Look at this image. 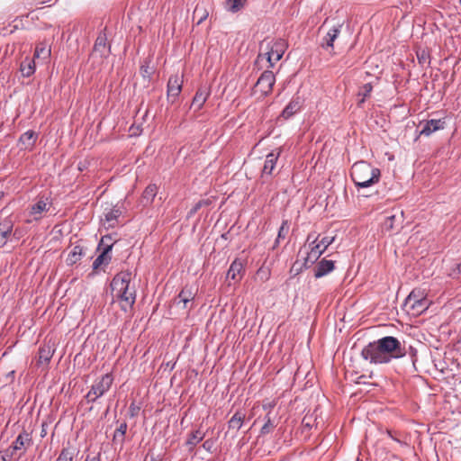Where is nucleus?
Masks as SVG:
<instances>
[{"label": "nucleus", "instance_id": "38", "mask_svg": "<svg viewBox=\"0 0 461 461\" xmlns=\"http://www.w3.org/2000/svg\"><path fill=\"white\" fill-rule=\"evenodd\" d=\"M395 221V215L392 214L389 216H386L382 223V229L385 231H390L393 229V224Z\"/></svg>", "mask_w": 461, "mask_h": 461}, {"label": "nucleus", "instance_id": "37", "mask_svg": "<svg viewBox=\"0 0 461 461\" xmlns=\"http://www.w3.org/2000/svg\"><path fill=\"white\" fill-rule=\"evenodd\" d=\"M52 357L51 349L48 348H41L39 350V358L41 362H49Z\"/></svg>", "mask_w": 461, "mask_h": 461}, {"label": "nucleus", "instance_id": "50", "mask_svg": "<svg viewBox=\"0 0 461 461\" xmlns=\"http://www.w3.org/2000/svg\"><path fill=\"white\" fill-rule=\"evenodd\" d=\"M198 203H201V207L203 206H208L211 203V201L209 199H203L198 202Z\"/></svg>", "mask_w": 461, "mask_h": 461}, {"label": "nucleus", "instance_id": "9", "mask_svg": "<svg viewBox=\"0 0 461 461\" xmlns=\"http://www.w3.org/2000/svg\"><path fill=\"white\" fill-rule=\"evenodd\" d=\"M195 297V293L193 291L192 287L185 286L181 292L178 294L177 297L174 300V303L177 306L182 305L183 309L192 310L194 305L192 302Z\"/></svg>", "mask_w": 461, "mask_h": 461}, {"label": "nucleus", "instance_id": "3", "mask_svg": "<svg viewBox=\"0 0 461 461\" xmlns=\"http://www.w3.org/2000/svg\"><path fill=\"white\" fill-rule=\"evenodd\" d=\"M287 49V43L283 39L267 42L265 52H260L256 59V65L266 61L267 68H273L279 61Z\"/></svg>", "mask_w": 461, "mask_h": 461}, {"label": "nucleus", "instance_id": "27", "mask_svg": "<svg viewBox=\"0 0 461 461\" xmlns=\"http://www.w3.org/2000/svg\"><path fill=\"white\" fill-rule=\"evenodd\" d=\"M208 15L209 12L205 6L203 4H197L193 13V18L197 20L196 24H201L207 19Z\"/></svg>", "mask_w": 461, "mask_h": 461}, {"label": "nucleus", "instance_id": "18", "mask_svg": "<svg viewBox=\"0 0 461 461\" xmlns=\"http://www.w3.org/2000/svg\"><path fill=\"white\" fill-rule=\"evenodd\" d=\"M209 95L210 91L206 87H201L197 90L192 102V106L195 111L200 110L203 107Z\"/></svg>", "mask_w": 461, "mask_h": 461}, {"label": "nucleus", "instance_id": "14", "mask_svg": "<svg viewBox=\"0 0 461 461\" xmlns=\"http://www.w3.org/2000/svg\"><path fill=\"white\" fill-rule=\"evenodd\" d=\"M445 122L441 119L427 121L420 131V135L429 136L434 131L444 129Z\"/></svg>", "mask_w": 461, "mask_h": 461}, {"label": "nucleus", "instance_id": "6", "mask_svg": "<svg viewBox=\"0 0 461 461\" xmlns=\"http://www.w3.org/2000/svg\"><path fill=\"white\" fill-rule=\"evenodd\" d=\"M131 276V274L129 272H120L114 276L111 282V289L114 297L129 290Z\"/></svg>", "mask_w": 461, "mask_h": 461}, {"label": "nucleus", "instance_id": "8", "mask_svg": "<svg viewBox=\"0 0 461 461\" xmlns=\"http://www.w3.org/2000/svg\"><path fill=\"white\" fill-rule=\"evenodd\" d=\"M110 236H104L102 238L101 242L99 244V248L103 247V250L101 254L94 260L93 262V269L97 270L102 265H108L111 257L109 256V252L112 250L113 244L107 243V241H111Z\"/></svg>", "mask_w": 461, "mask_h": 461}, {"label": "nucleus", "instance_id": "45", "mask_svg": "<svg viewBox=\"0 0 461 461\" xmlns=\"http://www.w3.org/2000/svg\"><path fill=\"white\" fill-rule=\"evenodd\" d=\"M140 411V408L134 403H131L129 407V415L131 418L135 417Z\"/></svg>", "mask_w": 461, "mask_h": 461}, {"label": "nucleus", "instance_id": "7", "mask_svg": "<svg viewBox=\"0 0 461 461\" xmlns=\"http://www.w3.org/2000/svg\"><path fill=\"white\" fill-rule=\"evenodd\" d=\"M275 82L276 77L274 73L271 70L267 69L258 77L255 87L263 96H267L272 92Z\"/></svg>", "mask_w": 461, "mask_h": 461}, {"label": "nucleus", "instance_id": "26", "mask_svg": "<svg viewBox=\"0 0 461 461\" xmlns=\"http://www.w3.org/2000/svg\"><path fill=\"white\" fill-rule=\"evenodd\" d=\"M203 438L204 433L201 432L199 429L192 431L185 442L189 451H192L194 447L203 439Z\"/></svg>", "mask_w": 461, "mask_h": 461}, {"label": "nucleus", "instance_id": "40", "mask_svg": "<svg viewBox=\"0 0 461 461\" xmlns=\"http://www.w3.org/2000/svg\"><path fill=\"white\" fill-rule=\"evenodd\" d=\"M461 275V263L453 266L448 272V276L452 278H458Z\"/></svg>", "mask_w": 461, "mask_h": 461}, {"label": "nucleus", "instance_id": "39", "mask_svg": "<svg viewBox=\"0 0 461 461\" xmlns=\"http://www.w3.org/2000/svg\"><path fill=\"white\" fill-rule=\"evenodd\" d=\"M127 428H128L127 423L122 422L115 431V434L113 436V440H115L117 438V437L120 435L122 437V441L124 435L127 431Z\"/></svg>", "mask_w": 461, "mask_h": 461}, {"label": "nucleus", "instance_id": "31", "mask_svg": "<svg viewBox=\"0 0 461 461\" xmlns=\"http://www.w3.org/2000/svg\"><path fill=\"white\" fill-rule=\"evenodd\" d=\"M76 455V448L68 446L62 448L59 457L58 461H73V458Z\"/></svg>", "mask_w": 461, "mask_h": 461}, {"label": "nucleus", "instance_id": "46", "mask_svg": "<svg viewBox=\"0 0 461 461\" xmlns=\"http://www.w3.org/2000/svg\"><path fill=\"white\" fill-rule=\"evenodd\" d=\"M257 274L264 281L268 279L269 272L267 270H265L263 267H260L258 270Z\"/></svg>", "mask_w": 461, "mask_h": 461}, {"label": "nucleus", "instance_id": "35", "mask_svg": "<svg viewBox=\"0 0 461 461\" xmlns=\"http://www.w3.org/2000/svg\"><path fill=\"white\" fill-rule=\"evenodd\" d=\"M244 2L241 0H226V8L231 13H237L243 7Z\"/></svg>", "mask_w": 461, "mask_h": 461}, {"label": "nucleus", "instance_id": "42", "mask_svg": "<svg viewBox=\"0 0 461 461\" xmlns=\"http://www.w3.org/2000/svg\"><path fill=\"white\" fill-rule=\"evenodd\" d=\"M121 215V211L119 209H113L109 212L106 213L105 219L108 221L113 220H116Z\"/></svg>", "mask_w": 461, "mask_h": 461}, {"label": "nucleus", "instance_id": "34", "mask_svg": "<svg viewBox=\"0 0 461 461\" xmlns=\"http://www.w3.org/2000/svg\"><path fill=\"white\" fill-rule=\"evenodd\" d=\"M373 90V86L370 83L365 84L358 91V96L361 98L358 101V105L361 106L365 103L366 97H368Z\"/></svg>", "mask_w": 461, "mask_h": 461}, {"label": "nucleus", "instance_id": "29", "mask_svg": "<svg viewBox=\"0 0 461 461\" xmlns=\"http://www.w3.org/2000/svg\"><path fill=\"white\" fill-rule=\"evenodd\" d=\"M289 230H290V226H289L288 221H286V220L283 221V222L279 228L277 237L275 240L273 249H275L279 245L281 240H283L286 238V236L289 233Z\"/></svg>", "mask_w": 461, "mask_h": 461}, {"label": "nucleus", "instance_id": "32", "mask_svg": "<svg viewBox=\"0 0 461 461\" xmlns=\"http://www.w3.org/2000/svg\"><path fill=\"white\" fill-rule=\"evenodd\" d=\"M408 305L415 313H420L428 308V300L424 297Z\"/></svg>", "mask_w": 461, "mask_h": 461}, {"label": "nucleus", "instance_id": "47", "mask_svg": "<svg viewBox=\"0 0 461 461\" xmlns=\"http://www.w3.org/2000/svg\"><path fill=\"white\" fill-rule=\"evenodd\" d=\"M406 350H407V354H409L411 356V361L414 364L416 362V360H417V358H416L417 350L413 347H411V346H410L408 348V349L406 348Z\"/></svg>", "mask_w": 461, "mask_h": 461}, {"label": "nucleus", "instance_id": "53", "mask_svg": "<svg viewBox=\"0 0 461 461\" xmlns=\"http://www.w3.org/2000/svg\"><path fill=\"white\" fill-rule=\"evenodd\" d=\"M242 2H244L245 0H241Z\"/></svg>", "mask_w": 461, "mask_h": 461}, {"label": "nucleus", "instance_id": "16", "mask_svg": "<svg viewBox=\"0 0 461 461\" xmlns=\"http://www.w3.org/2000/svg\"><path fill=\"white\" fill-rule=\"evenodd\" d=\"M244 272V265L240 259H235L230 266L227 272V278L238 282L241 279L242 273Z\"/></svg>", "mask_w": 461, "mask_h": 461}, {"label": "nucleus", "instance_id": "43", "mask_svg": "<svg viewBox=\"0 0 461 461\" xmlns=\"http://www.w3.org/2000/svg\"><path fill=\"white\" fill-rule=\"evenodd\" d=\"M14 456L12 450L8 448L0 451V461H8Z\"/></svg>", "mask_w": 461, "mask_h": 461}, {"label": "nucleus", "instance_id": "24", "mask_svg": "<svg viewBox=\"0 0 461 461\" xmlns=\"http://www.w3.org/2000/svg\"><path fill=\"white\" fill-rule=\"evenodd\" d=\"M20 71L23 77H29L35 72V62L33 59L25 58L20 65Z\"/></svg>", "mask_w": 461, "mask_h": 461}, {"label": "nucleus", "instance_id": "51", "mask_svg": "<svg viewBox=\"0 0 461 461\" xmlns=\"http://www.w3.org/2000/svg\"><path fill=\"white\" fill-rule=\"evenodd\" d=\"M141 69L143 70V73H148V69L147 68L143 69V68H141Z\"/></svg>", "mask_w": 461, "mask_h": 461}, {"label": "nucleus", "instance_id": "44", "mask_svg": "<svg viewBox=\"0 0 461 461\" xmlns=\"http://www.w3.org/2000/svg\"><path fill=\"white\" fill-rule=\"evenodd\" d=\"M214 447V440L213 439H206L203 443V447L208 451V452H212V448Z\"/></svg>", "mask_w": 461, "mask_h": 461}, {"label": "nucleus", "instance_id": "30", "mask_svg": "<svg viewBox=\"0 0 461 461\" xmlns=\"http://www.w3.org/2000/svg\"><path fill=\"white\" fill-rule=\"evenodd\" d=\"M83 254H84L83 248L80 246H75L68 256V258H67L68 265L72 266V265L76 264L77 261H79L81 259Z\"/></svg>", "mask_w": 461, "mask_h": 461}, {"label": "nucleus", "instance_id": "33", "mask_svg": "<svg viewBox=\"0 0 461 461\" xmlns=\"http://www.w3.org/2000/svg\"><path fill=\"white\" fill-rule=\"evenodd\" d=\"M50 55V49H49L45 44L41 43L36 46L34 51V58L36 59H48Z\"/></svg>", "mask_w": 461, "mask_h": 461}, {"label": "nucleus", "instance_id": "1", "mask_svg": "<svg viewBox=\"0 0 461 461\" xmlns=\"http://www.w3.org/2000/svg\"><path fill=\"white\" fill-rule=\"evenodd\" d=\"M407 354L405 346L393 336H386L370 342L361 351V357L371 364L380 365L400 358Z\"/></svg>", "mask_w": 461, "mask_h": 461}, {"label": "nucleus", "instance_id": "17", "mask_svg": "<svg viewBox=\"0 0 461 461\" xmlns=\"http://www.w3.org/2000/svg\"><path fill=\"white\" fill-rule=\"evenodd\" d=\"M14 228L13 221L9 218L0 222V248L6 244Z\"/></svg>", "mask_w": 461, "mask_h": 461}, {"label": "nucleus", "instance_id": "21", "mask_svg": "<svg viewBox=\"0 0 461 461\" xmlns=\"http://www.w3.org/2000/svg\"><path fill=\"white\" fill-rule=\"evenodd\" d=\"M158 193V187L156 185H149L142 193L140 203L143 206H148L152 203L156 194Z\"/></svg>", "mask_w": 461, "mask_h": 461}, {"label": "nucleus", "instance_id": "20", "mask_svg": "<svg viewBox=\"0 0 461 461\" xmlns=\"http://www.w3.org/2000/svg\"><path fill=\"white\" fill-rule=\"evenodd\" d=\"M334 269V261L323 258L319 262L315 268L314 276L316 278L322 277Z\"/></svg>", "mask_w": 461, "mask_h": 461}, {"label": "nucleus", "instance_id": "19", "mask_svg": "<svg viewBox=\"0 0 461 461\" xmlns=\"http://www.w3.org/2000/svg\"><path fill=\"white\" fill-rule=\"evenodd\" d=\"M32 438L30 437V434L23 430L22 433L18 435L13 445L9 447L8 449L12 450L13 455H14L17 450L23 449L25 444H30Z\"/></svg>", "mask_w": 461, "mask_h": 461}, {"label": "nucleus", "instance_id": "11", "mask_svg": "<svg viewBox=\"0 0 461 461\" xmlns=\"http://www.w3.org/2000/svg\"><path fill=\"white\" fill-rule=\"evenodd\" d=\"M341 27L342 25L339 24L338 26H333L332 28H330L327 32L326 35L322 38L321 47L326 50L333 49L334 41L339 37Z\"/></svg>", "mask_w": 461, "mask_h": 461}, {"label": "nucleus", "instance_id": "10", "mask_svg": "<svg viewBox=\"0 0 461 461\" xmlns=\"http://www.w3.org/2000/svg\"><path fill=\"white\" fill-rule=\"evenodd\" d=\"M183 80L178 75H172L167 82V97L174 102L182 90Z\"/></svg>", "mask_w": 461, "mask_h": 461}, {"label": "nucleus", "instance_id": "36", "mask_svg": "<svg viewBox=\"0 0 461 461\" xmlns=\"http://www.w3.org/2000/svg\"><path fill=\"white\" fill-rule=\"evenodd\" d=\"M266 422L265 424L262 426L261 429H260V434L261 435H266V434H268L270 433L273 429L275 428V425L272 421V419L270 417V412H268L267 415H266Z\"/></svg>", "mask_w": 461, "mask_h": 461}, {"label": "nucleus", "instance_id": "23", "mask_svg": "<svg viewBox=\"0 0 461 461\" xmlns=\"http://www.w3.org/2000/svg\"><path fill=\"white\" fill-rule=\"evenodd\" d=\"M279 153L270 152L267 155L265 164L262 169V175H271L274 168L276 167V161L278 159Z\"/></svg>", "mask_w": 461, "mask_h": 461}, {"label": "nucleus", "instance_id": "49", "mask_svg": "<svg viewBox=\"0 0 461 461\" xmlns=\"http://www.w3.org/2000/svg\"><path fill=\"white\" fill-rule=\"evenodd\" d=\"M201 203H196L194 207L189 212V216L194 215L200 209H201Z\"/></svg>", "mask_w": 461, "mask_h": 461}, {"label": "nucleus", "instance_id": "48", "mask_svg": "<svg viewBox=\"0 0 461 461\" xmlns=\"http://www.w3.org/2000/svg\"><path fill=\"white\" fill-rule=\"evenodd\" d=\"M85 461H101V453L98 452L95 456L87 455Z\"/></svg>", "mask_w": 461, "mask_h": 461}, {"label": "nucleus", "instance_id": "25", "mask_svg": "<svg viewBox=\"0 0 461 461\" xmlns=\"http://www.w3.org/2000/svg\"><path fill=\"white\" fill-rule=\"evenodd\" d=\"M245 417L246 415L243 411H237L228 421L229 429L239 430L244 423Z\"/></svg>", "mask_w": 461, "mask_h": 461}, {"label": "nucleus", "instance_id": "5", "mask_svg": "<svg viewBox=\"0 0 461 461\" xmlns=\"http://www.w3.org/2000/svg\"><path fill=\"white\" fill-rule=\"evenodd\" d=\"M312 243L314 244L310 252L307 253V257L305 258V265L308 263H314L321 255L327 249V248L333 243L335 238L334 237H323L321 240L318 241V237H315L313 234H309L307 238V241L312 240Z\"/></svg>", "mask_w": 461, "mask_h": 461}, {"label": "nucleus", "instance_id": "2", "mask_svg": "<svg viewBox=\"0 0 461 461\" xmlns=\"http://www.w3.org/2000/svg\"><path fill=\"white\" fill-rule=\"evenodd\" d=\"M350 176L358 188L369 187L377 183L381 176L380 169L366 161H357L351 167Z\"/></svg>", "mask_w": 461, "mask_h": 461}, {"label": "nucleus", "instance_id": "15", "mask_svg": "<svg viewBox=\"0 0 461 461\" xmlns=\"http://www.w3.org/2000/svg\"><path fill=\"white\" fill-rule=\"evenodd\" d=\"M302 107V100L299 96H294L289 104L285 107V109L282 112L281 116L284 119H289L294 114H295L297 112L301 110Z\"/></svg>", "mask_w": 461, "mask_h": 461}, {"label": "nucleus", "instance_id": "28", "mask_svg": "<svg viewBox=\"0 0 461 461\" xmlns=\"http://www.w3.org/2000/svg\"><path fill=\"white\" fill-rule=\"evenodd\" d=\"M37 140V135L33 131H27L20 137V142L25 149L32 148Z\"/></svg>", "mask_w": 461, "mask_h": 461}, {"label": "nucleus", "instance_id": "4", "mask_svg": "<svg viewBox=\"0 0 461 461\" xmlns=\"http://www.w3.org/2000/svg\"><path fill=\"white\" fill-rule=\"evenodd\" d=\"M113 382V377L111 374H105L95 380L85 396L87 402H95L98 398L102 397L110 390Z\"/></svg>", "mask_w": 461, "mask_h": 461}, {"label": "nucleus", "instance_id": "52", "mask_svg": "<svg viewBox=\"0 0 461 461\" xmlns=\"http://www.w3.org/2000/svg\"><path fill=\"white\" fill-rule=\"evenodd\" d=\"M459 4L461 5V0H459Z\"/></svg>", "mask_w": 461, "mask_h": 461}, {"label": "nucleus", "instance_id": "41", "mask_svg": "<svg viewBox=\"0 0 461 461\" xmlns=\"http://www.w3.org/2000/svg\"><path fill=\"white\" fill-rule=\"evenodd\" d=\"M424 298V296L419 294V292L412 291L406 299V305L414 303L415 301H419L420 299Z\"/></svg>", "mask_w": 461, "mask_h": 461}, {"label": "nucleus", "instance_id": "22", "mask_svg": "<svg viewBox=\"0 0 461 461\" xmlns=\"http://www.w3.org/2000/svg\"><path fill=\"white\" fill-rule=\"evenodd\" d=\"M115 298L124 303V305H122V308L126 311V307H131L134 304L136 300V292L134 289L129 288L125 293H121Z\"/></svg>", "mask_w": 461, "mask_h": 461}, {"label": "nucleus", "instance_id": "13", "mask_svg": "<svg viewBox=\"0 0 461 461\" xmlns=\"http://www.w3.org/2000/svg\"><path fill=\"white\" fill-rule=\"evenodd\" d=\"M51 203L48 202V199L41 198L35 203L31 208V214L33 215V219L38 221L41 219L42 213L49 211Z\"/></svg>", "mask_w": 461, "mask_h": 461}, {"label": "nucleus", "instance_id": "12", "mask_svg": "<svg viewBox=\"0 0 461 461\" xmlns=\"http://www.w3.org/2000/svg\"><path fill=\"white\" fill-rule=\"evenodd\" d=\"M106 41L107 38L105 33H99L94 45L92 56L99 54L100 57H106L110 50V47L107 48Z\"/></svg>", "mask_w": 461, "mask_h": 461}]
</instances>
